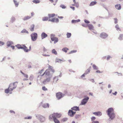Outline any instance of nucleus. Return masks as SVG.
<instances>
[{"label": "nucleus", "instance_id": "nucleus-1", "mask_svg": "<svg viewBox=\"0 0 123 123\" xmlns=\"http://www.w3.org/2000/svg\"><path fill=\"white\" fill-rule=\"evenodd\" d=\"M61 116V115L60 114L57 113H54L49 116V119L50 120L53 119L54 122L55 123H60V121L56 118H60Z\"/></svg>", "mask_w": 123, "mask_h": 123}, {"label": "nucleus", "instance_id": "nucleus-2", "mask_svg": "<svg viewBox=\"0 0 123 123\" xmlns=\"http://www.w3.org/2000/svg\"><path fill=\"white\" fill-rule=\"evenodd\" d=\"M17 84L18 83L17 82L11 84L10 85L8 88L5 90V92L6 93H11V92L16 87Z\"/></svg>", "mask_w": 123, "mask_h": 123}, {"label": "nucleus", "instance_id": "nucleus-3", "mask_svg": "<svg viewBox=\"0 0 123 123\" xmlns=\"http://www.w3.org/2000/svg\"><path fill=\"white\" fill-rule=\"evenodd\" d=\"M107 114L111 119H113L115 117V114L114 113V110L112 108H110L107 111Z\"/></svg>", "mask_w": 123, "mask_h": 123}, {"label": "nucleus", "instance_id": "nucleus-4", "mask_svg": "<svg viewBox=\"0 0 123 123\" xmlns=\"http://www.w3.org/2000/svg\"><path fill=\"white\" fill-rule=\"evenodd\" d=\"M55 36L54 34H51L50 38L51 40L53 41H54V43H55L58 41V39L57 37H55Z\"/></svg>", "mask_w": 123, "mask_h": 123}, {"label": "nucleus", "instance_id": "nucleus-5", "mask_svg": "<svg viewBox=\"0 0 123 123\" xmlns=\"http://www.w3.org/2000/svg\"><path fill=\"white\" fill-rule=\"evenodd\" d=\"M43 75H45L46 77H49L50 76V71L49 69H47L45 72L43 74H42L41 75V76H42Z\"/></svg>", "mask_w": 123, "mask_h": 123}, {"label": "nucleus", "instance_id": "nucleus-6", "mask_svg": "<svg viewBox=\"0 0 123 123\" xmlns=\"http://www.w3.org/2000/svg\"><path fill=\"white\" fill-rule=\"evenodd\" d=\"M31 39L33 41H35L37 38V35L36 33H32L31 35Z\"/></svg>", "mask_w": 123, "mask_h": 123}, {"label": "nucleus", "instance_id": "nucleus-7", "mask_svg": "<svg viewBox=\"0 0 123 123\" xmlns=\"http://www.w3.org/2000/svg\"><path fill=\"white\" fill-rule=\"evenodd\" d=\"M56 96L57 98L59 99L63 96L62 93L61 92H59L56 93Z\"/></svg>", "mask_w": 123, "mask_h": 123}, {"label": "nucleus", "instance_id": "nucleus-8", "mask_svg": "<svg viewBox=\"0 0 123 123\" xmlns=\"http://www.w3.org/2000/svg\"><path fill=\"white\" fill-rule=\"evenodd\" d=\"M76 113L75 111H74L72 110H69L68 112V114L70 117H73Z\"/></svg>", "mask_w": 123, "mask_h": 123}, {"label": "nucleus", "instance_id": "nucleus-9", "mask_svg": "<svg viewBox=\"0 0 123 123\" xmlns=\"http://www.w3.org/2000/svg\"><path fill=\"white\" fill-rule=\"evenodd\" d=\"M108 36V35L106 33L102 32L100 35V37L103 38H106Z\"/></svg>", "mask_w": 123, "mask_h": 123}, {"label": "nucleus", "instance_id": "nucleus-10", "mask_svg": "<svg viewBox=\"0 0 123 123\" xmlns=\"http://www.w3.org/2000/svg\"><path fill=\"white\" fill-rule=\"evenodd\" d=\"M89 99V98L88 97L83 99L81 101V105H84L86 103Z\"/></svg>", "mask_w": 123, "mask_h": 123}, {"label": "nucleus", "instance_id": "nucleus-11", "mask_svg": "<svg viewBox=\"0 0 123 123\" xmlns=\"http://www.w3.org/2000/svg\"><path fill=\"white\" fill-rule=\"evenodd\" d=\"M51 76H50L49 77H48V78H47L43 81V83L44 84H45L46 82H50L51 80Z\"/></svg>", "mask_w": 123, "mask_h": 123}, {"label": "nucleus", "instance_id": "nucleus-12", "mask_svg": "<svg viewBox=\"0 0 123 123\" xmlns=\"http://www.w3.org/2000/svg\"><path fill=\"white\" fill-rule=\"evenodd\" d=\"M87 26L89 29L91 30H94V27L93 25L91 24H87Z\"/></svg>", "mask_w": 123, "mask_h": 123}, {"label": "nucleus", "instance_id": "nucleus-13", "mask_svg": "<svg viewBox=\"0 0 123 123\" xmlns=\"http://www.w3.org/2000/svg\"><path fill=\"white\" fill-rule=\"evenodd\" d=\"M21 72L23 75L24 77L26 78L24 79L23 80L24 81L27 80H28V76L27 74H25L23 73L21 71Z\"/></svg>", "mask_w": 123, "mask_h": 123}, {"label": "nucleus", "instance_id": "nucleus-14", "mask_svg": "<svg viewBox=\"0 0 123 123\" xmlns=\"http://www.w3.org/2000/svg\"><path fill=\"white\" fill-rule=\"evenodd\" d=\"M23 49L25 51L27 52L28 51H29L30 50L31 46H29V49H27V47L24 45H23Z\"/></svg>", "mask_w": 123, "mask_h": 123}, {"label": "nucleus", "instance_id": "nucleus-15", "mask_svg": "<svg viewBox=\"0 0 123 123\" xmlns=\"http://www.w3.org/2000/svg\"><path fill=\"white\" fill-rule=\"evenodd\" d=\"M93 113L95 115L98 116H100L102 114L101 112L100 111L93 112Z\"/></svg>", "mask_w": 123, "mask_h": 123}, {"label": "nucleus", "instance_id": "nucleus-16", "mask_svg": "<svg viewBox=\"0 0 123 123\" xmlns=\"http://www.w3.org/2000/svg\"><path fill=\"white\" fill-rule=\"evenodd\" d=\"M48 69H49L50 72V71L52 73H54L55 72V71L53 68V67L50 65H49Z\"/></svg>", "mask_w": 123, "mask_h": 123}, {"label": "nucleus", "instance_id": "nucleus-17", "mask_svg": "<svg viewBox=\"0 0 123 123\" xmlns=\"http://www.w3.org/2000/svg\"><path fill=\"white\" fill-rule=\"evenodd\" d=\"M47 35L44 32H43L41 34V38L43 39L47 37Z\"/></svg>", "mask_w": 123, "mask_h": 123}, {"label": "nucleus", "instance_id": "nucleus-18", "mask_svg": "<svg viewBox=\"0 0 123 123\" xmlns=\"http://www.w3.org/2000/svg\"><path fill=\"white\" fill-rule=\"evenodd\" d=\"M49 21H51L52 22H58L59 21V19L57 18H53L51 19H49Z\"/></svg>", "mask_w": 123, "mask_h": 123}, {"label": "nucleus", "instance_id": "nucleus-19", "mask_svg": "<svg viewBox=\"0 0 123 123\" xmlns=\"http://www.w3.org/2000/svg\"><path fill=\"white\" fill-rule=\"evenodd\" d=\"M58 80V79L57 77H55L53 79V81H52V83H55L57 82Z\"/></svg>", "mask_w": 123, "mask_h": 123}, {"label": "nucleus", "instance_id": "nucleus-20", "mask_svg": "<svg viewBox=\"0 0 123 123\" xmlns=\"http://www.w3.org/2000/svg\"><path fill=\"white\" fill-rule=\"evenodd\" d=\"M24 45H21L19 44H18L16 45L15 46L17 47L18 49H23Z\"/></svg>", "mask_w": 123, "mask_h": 123}, {"label": "nucleus", "instance_id": "nucleus-21", "mask_svg": "<svg viewBox=\"0 0 123 123\" xmlns=\"http://www.w3.org/2000/svg\"><path fill=\"white\" fill-rule=\"evenodd\" d=\"M71 110L75 111H79V107L77 106L71 108Z\"/></svg>", "mask_w": 123, "mask_h": 123}, {"label": "nucleus", "instance_id": "nucleus-22", "mask_svg": "<svg viewBox=\"0 0 123 123\" xmlns=\"http://www.w3.org/2000/svg\"><path fill=\"white\" fill-rule=\"evenodd\" d=\"M115 7L116 9L118 10L120 9L121 8V6L120 4H117L115 6Z\"/></svg>", "mask_w": 123, "mask_h": 123}, {"label": "nucleus", "instance_id": "nucleus-23", "mask_svg": "<svg viewBox=\"0 0 123 123\" xmlns=\"http://www.w3.org/2000/svg\"><path fill=\"white\" fill-rule=\"evenodd\" d=\"M45 120V118L43 116H41L40 117V120L41 122H43Z\"/></svg>", "mask_w": 123, "mask_h": 123}, {"label": "nucleus", "instance_id": "nucleus-24", "mask_svg": "<svg viewBox=\"0 0 123 123\" xmlns=\"http://www.w3.org/2000/svg\"><path fill=\"white\" fill-rule=\"evenodd\" d=\"M97 3V2L96 1H93L91 2L89 5V6H94Z\"/></svg>", "mask_w": 123, "mask_h": 123}, {"label": "nucleus", "instance_id": "nucleus-25", "mask_svg": "<svg viewBox=\"0 0 123 123\" xmlns=\"http://www.w3.org/2000/svg\"><path fill=\"white\" fill-rule=\"evenodd\" d=\"M31 17L29 16H27L23 18L24 20H25L31 18Z\"/></svg>", "mask_w": 123, "mask_h": 123}, {"label": "nucleus", "instance_id": "nucleus-26", "mask_svg": "<svg viewBox=\"0 0 123 123\" xmlns=\"http://www.w3.org/2000/svg\"><path fill=\"white\" fill-rule=\"evenodd\" d=\"M43 106L44 108H48L49 107V105L48 103H45L43 105Z\"/></svg>", "mask_w": 123, "mask_h": 123}, {"label": "nucleus", "instance_id": "nucleus-27", "mask_svg": "<svg viewBox=\"0 0 123 123\" xmlns=\"http://www.w3.org/2000/svg\"><path fill=\"white\" fill-rule=\"evenodd\" d=\"M64 61V60H61L58 59H56L55 61V62H58L60 63H61Z\"/></svg>", "mask_w": 123, "mask_h": 123}, {"label": "nucleus", "instance_id": "nucleus-28", "mask_svg": "<svg viewBox=\"0 0 123 123\" xmlns=\"http://www.w3.org/2000/svg\"><path fill=\"white\" fill-rule=\"evenodd\" d=\"M34 26L35 25H32L31 26V27L30 28L31 31H34Z\"/></svg>", "mask_w": 123, "mask_h": 123}, {"label": "nucleus", "instance_id": "nucleus-29", "mask_svg": "<svg viewBox=\"0 0 123 123\" xmlns=\"http://www.w3.org/2000/svg\"><path fill=\"white\" fill-rule=\"evenodd\" d=\"M13 43L10 42H8L7 43V46L8 47L11 46Z\"/></svg>", "mask_w": 123, "mask_h": 123}, {"label": "nucleus", "instance_id": "nucleus-30", "mask_svg": "<svg viewBox=\"0 0 123 123\" xmlns=\"http://www.w3.org/2000/svg\"><path fill=\"white\" fill-rule=\"evenodd\" d=\"M49 18H50L51 17H54L55 16V14H49L48 15Z\"/></svg>", "mask_w": 123, "mask_h": 123}, {"label": "nucleus", "instance_id": "nucleus-31", "mask_svg": "<svg viewBox=\"0 0 123 123\" xmlns=\"http://www.w3.org/2000/svg\"><path fill=\"white\" fill-rule=\"evenodd\" d=\"M80 21V19H78L77 20H73L72 21V23H75L76 22H78Z\"/></svg>", "mask_w": 123, "mask_h": 123}, {"label": "nucleus", "instance_id": "nucleus-32", "mask_svg": "<svg viewBox=\"0 0 123 123\" xmlns=\"http://www.w3.org/2000/svg\"><path fill=\"white\" fill-rule=\"evenodd\" d=\"M13 1L15 6L17 7L18 5V3L17 1L15 0H13Z\"/></svg>", "mask_w": 123, "mask_h": 123}, {"label": "nucleus", "instance_id": "nucleus-33", "mask_svg": "<svg viewBox=\"0 0 123 123\" xmlns=\"http://www.w3.org/2000/svg\"><path fill=\"white\" fill-rule=\"evenodd\" d=\"M68 49L67 48H64L62 49V50L66 53Z\"/></svg>", "mask_w": 123, "mask_h": 123}, {"label": "nucleus", "instance_id": "nucleus-34", "mask_svg": "<svg viewBox=\"0 0 123 123\" xmlns=\"http://www.w3.org/2000/svg\"><path fill=\"white\" fill-rule=\"evenodd\" d=\"M115 27L117 30H119V31H121V29L119 28V25H116L115 26Z\"/></svg>", "mask_w": 123, "mask_h": 123}, {"label": "nucleus", "instance_id": "nucleus-35", "mask_svg": "<svg viewBox=\"0 0 123 123\" xmlns=\"http://www.w3.org/2000/svg\"><path fill=\"white\" fill-rule=\"evenodd\" d=\"M48 17H45L43 18L42 20L43 21H46L48 20Z\"/></svg>", "mask_w": 123, "mask_h": 123}, {"label": "nucleus", "instance_id": "nucleus-36", "mask_svg": "<svg viewBox=\"0 0 123 123\" xmlns=\"http://www.w3.org/2000/svg\"><path fill=\"white\" fill-rule=\"evenodd\" d=\"M52 53H53L55 55H56L57 54V53L55 50L54 49H53L52 51Z\"/></svg>", "mask_w": 123, "mask_h": 123}, {"label": "nucleus", "instance_id": "nucleus-37", "mask_svg": "<svg viewBox=\"0 0 123 123\" xmlns=\"http://www.w3.org/2000/svg\"><path fill=\"white\" fill-rule=\"evenodd\" d=\"M32 2L34 3L37 4L39 3L40 1L38 0H33Z\"/></svg>", "mask_w": 123, "mask_h": 123}, {"label": "nucleus", "instance_id": "nucleus-38", "mask_svg": "<svg viewBox=\"0 0 123 123\" xmlns=\"http://www.w3.org/2000/svg\"><path fill=\"white\" fill-rule=\"evenodd\" d=\"M123 37V34H120L119 37H118V39L120 40H121L122 39Z\"/></svg>", "mask_w": 123, "mask_h": 123}, {"label": "nucleus", "instance_id": "nucleus-39", "mask_svg": "<svg viewBox=\"0 0 123 123\" xmlns=\"http://www.w3.org/2000/svg\"><path fill=\"white\" fill-rule=\"evenodd\" d=\"M71 34L70 33H68L67 34V36L68 38L70 37L71 36Z\"/></svg>", "mask_w": 123, "mask_h": 123}, {"label": "nucleus", "instance_id": "nucleus-40", "mask_svg": "<svg viewBox=\"0 0 123 123\" xmlns=\"http://www.w3.org/2000/svg\"><path fill=\"white\" fill-rule=\"evenodd\" d=\"M93 67L94 69L95 70H97L98 69V68L97 66L95 65V64L93 65L92 66Z\"/></svg>", "mask_w": 123, "mask_h": 123}, {"label": "nucleus", "instance_id": "nucleus-41", "mask_svg": "<svg viewBox=\"0 0 123 123\" xmlns=\"http://www.w3.org/2000/svg\"><path fill=\"white\" fill-rule=\"evenodd\" d=\"M44 71V69H42L39 73V74L41 76V75L42 74V73H43Z\"/></svg>", "mask_w": 123, "mask_h": 123}, {"label": "nucleus", "instance_id": "nucleus-42", "mask_svg": "<svg viewBox=\"0 0 123 123\" xmlns=\"http://www.w3.org/2000/svg\"><path fill=\"white\" fill-rule=\"evenodd\" d=\"M67 120V119L66 118H64L62 119V122H64L66 121Z\"/></svg>", "mask_w": 123, "mask_h": 123}, {"label": "nucleus", "instance_id": "nucleus-43", "mask_svg": "<svg viewBox=\"0 0 123 123\" xmlns=\"http://www.w3.org/2000/svg\"><path fill=\"white\" fill-rule=\"evenodd\" d=\"M76 52H77V50H72V51H70L69 53V54H70L73 53H75Z\"/></svg>", "mask_w": 123, "mask_h": 123}, {"label": "nucleus", "instance_id": "nucleus-44", "mask_svg": "<svg viewBox=\"0 0 123 123\" xmlns=\"http://www.w3.org/2000/svg\"><path fill=\"white\" fill-rule=\"evenodd\" d=\"M60 7L63 9H65L66 7L64 5H60Z\"/></svg>", "mask_w": 123, "mask_h": 123}, {"label": "nucleus", "instance_id": "nucleus-45", "mask_svg": "<svg viewBox=\"0 0 123 123\" xmlns=\"http://www.w3.org/2000/svg\"><path fill=\"white\" fill-rule=\"evenodd\" d=\"M42 90L44 91H47V89L44 86H43L42 88Z\"/></svg>", "mask_w": 123, "mask_h": 123}, {"label": "nucleus", "instance_id": "nucleus-46", "mask_svg": "<svg viewBox=\"0 0 123 123\" xmlns=\"http://www.w3.org/2000/svg\"><path fill=\"white\" fill-rule=\"evenodd\" d=\"M114 19L115 20V24H116L117 23V18H114Z\"/></svg>", "mask_w": 123, "mask_h": 123}, {"label": "nucleus", "instance_id": "nucleus-47", "mask_svg": "<svg viewBox=\"0 0 123 123\" xmlns=\"http://www.w3.org/2000/svg\"><path fill=\"white\" fill-rule=\"evenodd\" d=\"M84 21L85 23L87 24L89 23H90L89 21L86 19H85L84 20Z\"/></svg>", "mask_w": 123, "mask_h": 123}, {"label": "nucleus", "instance_id": "nucleus-48", "mask_svg": "<svg viewBox=\"0 0 123 123\" xmlns=\"http://www.w3.org/2000/svg\"><path fill=\"white\" fill-rule=\"evenodd\" d=\"M92 121H93L96 119V117H92L91 118Z\"/></svg>", "mask_w": 123, "mask_h": 123}, {"label": "nucleus", "instance_id": "nucleus-49", "mask_svg": "<svg viewBox=\"0 0 123 123\" xmlns=\"http://www.w3.org/2000/svg\"><path fill=\"white\" fill-rule=\"evenodd\" d=\"M33 78V76L32 75H31V76H30L29 78V79L30 80H32Z\"/></svg>", "mask_w": 123, "mask_h": 123}, {"label": "nucleus", "instance_id": "nucleus-50", "mask_svg": "<svg viewBox=\"0 0 123 123\" xmlns=\"http://www.w3.org/2000/svg\"><path fill=\"white\" fill-rule=\"evenodd\" d=\"M32 117H26L25 118V119H31Z\"/></svg>", "mask_w": 123, "mask_h": 123}, {"label": "nucleus", "instance_id": "nucleus-51", "mask_svg": "<svg viewBox=\"0 0 123 123\" xmlns=\"http://www.w3.org/2000/svg\"><path fill=\"white\" fill-rule=\"evenodd\" d=\"M111 57H111L110 56L108 55L107 57V60H108L110 59V58H111Z\"/></svg>", "mask_w": 123, "mask_h": 123}, {"label": "nucleus", "instance_id": "nucleus-52", "mask_svg": "<svg viewBox=\"0 0 123 123\" xmlns=\"http://www.w3.org/2000/svg\"><path fill=\"white\" fill-rule=\"evenodd\" d=\"M4 44V42L0 41V46L3 45Z\"/></svg>", "mask_w": 123, "mask_h": 123}, {"label": "nucleus", "instance_id": "nucleus-53", "mask_svg": "<svg viewBox=\"0 0 123 123\" xmlns=\"http://www.w3.org/2000/svg\"><path fill=\"white\" fill-rule=\"evenodd\" d=\"M90 69H87L86 70V72L87 74V73H89L90 72Z\"/></svg>", "mask_w": 123, "mask_h": 123}, {"label": "nucleus", "instance_id": "nucleus-54", "mask_svg": "<svg viewBox=\"0 0 123 123\" xmlns=\"http://www.w3.org/2000/svg\"><path fill=\"white\" fill-rule=\"evenodd\" d=\"M10 112L11 113H13L14 114H15V112L12 110H10Z\"/></svg>", "mask_w": 123, "mask_h": 123}, {"label": "nucleus", "instance_id": "nucleus-55", "mask_svg": "<svg viewBox=\"0 0 123 123\" xmlns=\"http://www.w3.org/2000/svg\"><path fill=\"white\" fill-rule=\"evenodd\" d=\"M82 26H83L84 27H87V25H86L85 24H82Z\"/></svg>", "mask_w": 123, "mask_h": 123}, {"label": "nucleus", "instance_id": "nucleus-56", "mask_svg": "<svg viewBox=\"0 0 123 123\" xmlns=\"http://www.w3.org/2000/svg\"><path fill=\"white\" fill-rule=\"evenodd\" d=\"M96 72L97 73H100L102 72H101L100 70H97L96 71Z\"/></svg>", "mask_w": 123, "mask_h": 123}, {"label": "nucleus", "instance_id": "nucleus-57", "mask_svg": "<svg viewBox=\"0 0 123 123\" xmlns=\"http://www.w3.org/2000/svg\"><path fill=\"white\" fill-rule=\"evenodd\" d=\"M99 122L98 121H93L92 123H99Z\"/></svg>", "mask_w": 123, "mask_h": 123}, {"label": "nucleus", "instance_id": "nucleus-58", "mask_svg": "<svg viewBox=\"0 0 123 123\" xmlns=\"http://www.w3.org/2000/svg\"><path fill=\"white\" fill-rule=\"evenodd\" d=\"M11 47L13 49H14L15 46H12V45Z\"/></svg>", "mask_w": 123, "mask_h": 123}, {"label": "nucleus", "instance_id": "nucleus-59", "mask_svg": "<svg viewBox=\"0 0 123 123\" xmlns=\"http://www.w3.org/2000/svg\"><path fill=\"white\" fill-rule=\"evenodd\" d=\"M34 15V13L33 12L31 13V16H33Z\"/></svg>", "mask_w": 123, "mask_h": 123}, {"label": "nucleus", "instance_id": "nucleus-60", "mask_svg": "<svg viewBox=\"0 0 123 123\" xmlns=\"http://www.w3.org/2000/svg\"><path fill=\"white\" fill-rule=\"evenodd\" d=\"M85 76V74H83L81 76V77L83 78V77H84Z\"/></svg>", "mask_w": 123, "mask_h": 123}, {"label": "nucleus", "instance_id": "nucleus-61", "mask_svg": "<svg viewBox=\"0 0 123 123\" xmlns=\"http://www.w3.org/2000/svg\"><path fill=\"white\" fill-rule=\"evenodd\" d=\"M117 92H115L114 93H113V94L115 95H116L117 94Z\"/></svg>", "mask_w": 123, "mask_h": 123}, {"label": "nucleus", "instance_id": "nucleus-62", "mask_svg": "<svg viewBox=\"0 0 123 123\" xmlns=\"http://www.w3.org/2000/svg\"><path fill=\"white\" fill-rule=\"evenodd\" d=\"M89 95L91 96L93 95V93H92L90 92L89 93Z\"/></svg>", "mask_w": 123, "mask_h": 123}, {"label": "nucleus", "instance_id": "nucleus-63", "mask_svg": "<svg viewBox=\"0 0 123 123\" xmlns=\"http://www.w3.org/2000/svg\"><path fill=\"white\" fill-rule=\"evenodd\" d=\"M70 7L73 10H74V7Z\"/></svg>", "mask_w": 123, "mask_h": 123}, {"label": "nucleus", "instance_id": "nucleus-64", "mask_svg": "<svg viewBox=\"0 0 123 123\" xmlns=\"http://www.w3.org/2000/svg\"><path fill=\"white\" fill-rule=\"evenodd\" d=\"M49 1L51 2V3H53L54 2L53 0H49Z\"/></svg>", "mask_w": 123, "mask_h": 123}]
</instances>
